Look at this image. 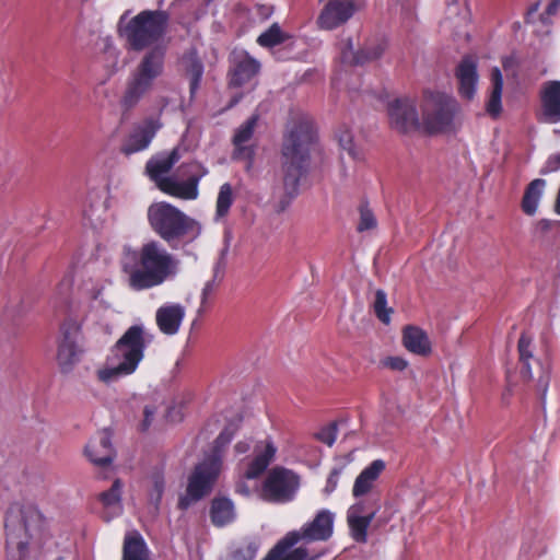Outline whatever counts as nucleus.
I'll list each match as a JSON object with an SVG mask.
<instances>
[{
    "label": "nucleus",
    "mask_w": 560,
    "mask_h": 560,
    "mask_svg": "<svg viewBox=\"0 0 560 560\" xmlns=\"http://www.w3.org/2000/svg\"><path fill=\"white\" fill-rule=\"evenodd\" d=\"M120 264L128 285L135 291L159 287L179 271V260L158 241L147 242L137 249L125 247Z\"/></svg>",
    "instance_id": "1"
},
{
    "label": "nucleus",
    "mask_w": 560,
    "mask_h": 560,
    "mask_svg": "<svg viewBox=\"0 0 560 560\" xmlns=\"http://www.w3.org/2000/svg\"><path fill=\"white\" fill-rule=\"evenodd\" d=\"M314 129L306 116H299L288 126L282 148L283 195L275 203L278 213L285 211L299 195L300 179L306 173Z\"/></svg>",
    "instance_id": "2"
},
{
    "label": "nucleus",
    "mask_w": 560,
    "mask_h": 560,
    "mask_svg": "<svg viewBox=\"0 0 560 560\" xmlns=\"http://www.w3.org/2000/svg\"><path fill=\"white\" fill-rule=\"evenodd\" d=\"M152 341L153 334L143 324L130 326L113 346L106 366L97 371V378L109 384L135 373Z\"/></svg>",
    "instance_id": "3"
},
{
    "label": "nucleus",
    "mask_w": 560,
    "mask_h": 560,
    "mask_svg": "<svg viewBox=\"0 0 560 560\" xmlns=\"http://www.w3.org/2000/svg\"><path fill=\"white\" fill-rule=\"evenodd\" d=\"M4 525L8 548H16L19 560H26L32 550H39L47 538L45 521L34 508H10Z\"/></svg>",
    "instance_id": "4"
},
{
    "label": "nucleus",
    "mask_w": 560,
    "mask_h": 560,
    "mask_svg": "<svg viewBox=\"0 0 560 560\" xmlns=\"http://www.w3.org/2000/svg\"><path fill=\"white\" fill-rule=\"evenodd\" d=\"M152 230L172 248L180 243H191L201 234V225L195 219L168 202H154L148 209Z\"/></svg>",
    "instance_id": "5"
},
{
    "label": "nucleus",
    "mask_w": 560,
    "mask_h": 560,
    "mask_svg": "<svg viewBox=\"0 0 560 560\" xmlns=\"http://www.w3.org/2000/svg\"><path fill=\"white\" fill-rule=\"evenodd\" d=\"M166 48L156 45L147 51L131 71L119 104L124 113L133 109L153 89L155 81L163 74Z\"/></svg>",
    "instance_id": "6"
},
{
    "label": "nucleus",
    "mask_w": 560,
    "mask_h": 560,
    "mask_svg": "<svg viewBox=\"0 0 560 560\" xmlns=\"http://www.w3.org/2000/svg\"><path fill=\"white\" fill-rule=\"evenodd\" d=\"M178 160L176 149L168 154L152 158L147 163V173L162 191L182 199L194 200L198 197V184L203 174H190L197 167V164H190L180 167L183 175L189 174L187 179H180L177 175L168 176V172Z\"/></svg>",
    "instance_id": "7"
},
{
    "label": "nucleus",
    "mask_w": 560,
    "mask_h": 560,
    "mask_svg": "<svg viewBox=\"0 0 560 560\" xmlns=\"http://www.w3.org/2000/svg\"><path fill=\"white\" fill-rule=\"evenodd\" d=\"M335 515L328 510L319 511L314 520L305 524L301 532L288 533L269 552L264 560H304L307 557L306 549L291 548L301 539L308 541H323L330 538L334 530Z\"/></svg>",
    "instance_id": "8"
},
{
    "label": "nucleus",
    "mask_w": 560,
    "mask_h": 560,
    "mask_svg": "<svg viewBox=\"0 0 560 560\" xmlns=\"http://www.w3.org/2000/svg\"><path fill=\"white\" fill-rule=\"evenodd\" d=\"M170 15L163 10H144L121 28V35L133 50H142L163 38Z\"/></svg>",
    "instance_id": "9"
},
{
    "label": "nucleus",
    "mask_w": 560,
    "mask_h": 560,
    "mask_svg": "<svg viewBox=\"0 0 560 560\" xmlns=\"http://www.w3.org/2000/svg\"><path fill=\"white\" fill-rule=\"evenodd\" d=\"M457 110L458 103L453 96L442 92L424 93L421 112L423 125L429 132L452 130Z\"/></svg>",
    "instance_id": "10"
},
{
    "label": "nucleus",
    "mask_w": 560,
    "mask_h": 560,
    "mask_svg": "<svg viewBox=\"0 0 560 560\" xmlns=\"http://www.w3.org/2000/svg\"><path fill=\"white\" fill-rule=\"evenodd\" d=\"M299 486L296 474L284 467H275L264 481L261 497L268 502L287 503L293 500Z\"/></svg>",
    "instance_id": "11"
},
{
    "label": "nucleus",
    "mask_w": 560,
    "mask_h": 560,
    "mask_svg": "<svg viewBox=\"0 0 560 560\" xmlns=\"http://www.w3.org/2000/svg\"><path fill=\"white\" fill-rule=\"evenodd\" d=\"M250 450L252 441L248 439L241 440L234 445V453L236 455L246 454ZM277 451L278 448L270 436L256 441L253 445L252 458L247 463L244 477L247 479H255L264 474L273 462Z\"/></svg>",
    "instance_id": "12"
},
{
    "label": "nucleus",
    "mask_w": 560,
    "mask_h": 560,
    "mask_svg": "<svg viewBox=\"0 0 560 560\" xmlns=\"http://www.w3.org/2000/svg\"><path fill=\"white\" fill-rule=\"evenodd\" d=\"M80 327L77 322L69 319L61 324L57 361L63 373L71 372L80 361L83 351L80 345Z\"/></svg>",
    "instance_id": "13"
},
{
    "label": "nucleus",
    "mask_w": 560,
    "mask_h": 560,
    "mask_svg": "<svg viewBox=\"0 0 560 560\" xmlns=\"http://www.w3.org/2000/svg\"><path fill=\"white\" fill-rule=\"evenodd\" d=\"M220 471V467L206 459L198 464L189 477L187 495L179 501L180 508L186 509L190 504V501H198L208 494Z\"/></svg>",
    "instance_id": "14"
},
{
    "label": "nucleus",
    "mask_w": 560,
    "mask_h": 560,
    "mask_svg": "<svg viewBox=\"0 0 560 560\" xmlns=\"http://www.w3.org/2000/svg\"><path fill=\"white\" fill-rule=\"evenodd\" d=\"M518 354L521 362V374L524 378L533 380L534 373L532 365L534 364L538 370L537 389L541 393L542 398L546 396L549 386L548 368L538 359L534 357L532 340L528 336L523 334L518 339Z\"/></svg>",
    "instance_id": "15"
},
{
    "label": "nucleus",
    "mask_w": 560,
    "mask_h": 560,
    "mask_svg": "<svg viewBox=\"0 0 560 560\" xmlns=\"http://www.w3.org/2000/svg\"><path fill=\"white\" fill-rule=\"evenodd\" d=\"M355 12L353 0H328L316 19V25L319 30L332 31L345 25Z\"/></svg>",
    "instance_id": "16"
},
{
    "label": "nucleus",
    "mask_w": 560,
    "mask_h": 560,
    "mask_svg": "<svg viewBox=\"0 0 560 560\" xmlns=\"http://www.w3.org/2000/svg\"><path fill=\"white\" fill-rule=\"evenodd\" d=\"M390 127L407 133L418 128L419 116L415 102L409 97L396 98L387 106Z\"/></svg>",
    "instance_id": "17"
},
{
    "label": "nucleus",
    "mask_w": 560,
    "mask_h": 560,
    "mask_svg": "<svg viewBox=\"0 0 560 560\" xmlns=\"http://www.w3.org/2000/svg\"><path fill=\"white\" fill-rule=\"evenodd\" d=\"M375 509H370L365 501L352 504L347 512V522L351 537L360 544L368 540V528L376 515Z\"/></svg>",
    "instance_id": "18"
},
{
    "label": "nucleus",
    "mask_w": 560,
    "mask_h": 560,
    "mask_svg": "<svg viewBox=\"0 0 560 560\" xmlns=\"http://www.w3.org/2000/svg\"><path fill=\"white\" fill-rule=\"evenodd\" d=\"M161 128L158 119L149 118L133 127L121 145V152L126 155L143 151L149 148L156 131Z\"/></svg>",
    "instance_id": "19"
},
{
    "label": "nucleus",
    "mask_w": 560,
    "mask_h": 560,
    "mask_svg": "<svg viewBox=\"0 0 560 560\" xmlns=\"http://www.w3.org/2000/svg\"><path fill=\"white\" fill-rule=\"evenodd\" d=\"M386 49L385 40L368 44L363 49L355 50L351 39H347L340 46V59L342 63L364 65L368 61L378 59Z\"/></svg>",
    "instance_id": "20"
},
{
    "label": "nucleus",
    "mask_w": 560,
    "mask_h": 560,
    "mask_svg": "<svg viewBox=\"0 0 560 560\" xmlns=\"http://www.w3.org/2000/svg\"><path fill=\"white\" fill-rule=\"evenodd\" d=\"M541 117L545 122H560V81L550 80L542 83L539 91Z\"/></svg>",
    "instance_id": "21"
},
{
    "label": "nucleus",
    "mask_w": 560,
    "mask_h": 560,
    "mask_svg": "<svg viewBox=\"0 0 560 560\" xmlns=\"http://www.w3.org/2000/svg\"><path fill=\"white\" fill-rule=\"evenodd\" d=\"M85 455L96 466H110L115 457L110 432L103 430L93 436L85 446Z\"/></svg>",
    "instance_id": "22"
},
{
    "label": "nucleus",
    "mask_w": 560,
    "mask_h": 560,
    "mask_svg": "<svg viewBox=\"0 0 560 560\" xmlns=\"http://www.w3.org/2000/svg\"><path fill=\"white\" fill-rule=\"evenodd\" d=\"M232 65L230 84L233 86H242L249 82L260 69L259 61L244 50L233 51Z\"/></svg>",
    "instance_id": "23"
},
{
    "label": "nucleus",
    "mask_w": 560,
    "mask_h": 560,
    "mask_svg": "<svg viewBox=\"0 0 560 560\" xmlns=\"http://www.w3.org/2000/svg\"><path fill=\"white\" fill-rule=\"evenodd\" d=\"M185 307L178 303H166L155 313V322L164 335L174 336L178 332L185 317Z\"/></svg>",
    "instance_id": "24"
},
{
    "label": "nucleus",
    "mask_w": 560,
    "mask_h": 560,
    "mask_svg": "<svg viewBox=\"0 0 560 560\" xmlns=\"http://www.w3.org/2000/svg\"><path fill=\"white\" fill-rule=\"evenodd\" d=\"M257 121L258 116L253 115L236 129L235 135L233 137L234 160H245L248 161L249 163L252 162L255 150L252 145H247L246 143L252 139Z\"/></svg>",
    "instance_id": "25"
},
{
    "label": "nucleus",
    "mask_w": 560,
    "mask_h": 560,
    "mask_svg": "<svg viewBox=\"0 0 560 560\" xmlns=\"http://www.w3.org/2000/svg\"><path fill=\"white\" fill-rule=\"evenodd\" d=\"M459 93L463 97L471 100L477 91L478 72L476 61L467 56L464 57L456 69Z\"/></svg>",
    "instance_id": "26"
},
{
    "label": "nucleus",
    "mask_w": 560,
    "mask_h": 560,
    "mask_svg": "<svg viewBox=\"0 0 560 560\" xmlns=\"http://www.w3.org/2000/svg\"><path fill=\"white\" fill-rule=\"evenodd\" d=\"M240 428L241 419L230 421L214 440L212 450L205 459L221 468L224 454Z\"/></svg>",
    "instance_id": "27"
},
{
    "label": "nucleus",
    "mask_w": 560,
    "mask_h": 560,
    "mask_svg": "<svg viewBox=\"0 0 560 560\" xmlns=\"http://www.w3.org/2000/svg\"><path fill=\"white\" fill-rule=\"evenodd\" d=\"M107 197L105 190L91 191L83 209L84 218L96 229L106 220Z\"/></svg>",
    "instance_id": "28"
},
{
    "label": "nucleus",
    "mask_w": 560,
    "mask_h": 560,
    "mask_svg": "<svg viewBox=\"0 0 560 560\" xmlns=\"http://www.w3.org/2000/svg\"><path fill=\"white\" fill-rule=\"evenodd\" d=\"M384 469L385 462L382 459H375L366 466L355 478L352 489L353 497L359 498L370 492Z\"/></svg>",
    "instance_id": "29"
},
{
    "label": "nucleus",
    "mask_w": 560,
    "mask_h": 560,
    "mask_svg": "<svg viewBox=\"0 0 560 560\" xmlns=\"http://www.w3.org/2000/svg\"><path fill=\"white\" fill-rule=\"evenodd\" d=\"M122 487L124 483L121 482V480L116 479L108 490L103 491L98 495V499L104 509V517L106 521H110L112 518L122 513Z\"/></svg>",
    "instance_id": "30"
},
{
    "label": "nucleus",
    "mask_w": 560,
    "mask_h": 560,
    "mask_svg": "<svg viewBox=\"0 0 560 560\" xmlns=\"http://www.w3.org/2000/svg\"><path fill=\"white\" fill-rule=\"evenodd\" d=\"M402 342L406 349L419 355L431 352V342L424 330L416 326H407L402 332Z\"/></svg>",
    "instance_id": "31"
},
{
    "label": "nucleus",
    "mask_w": 560,
    "mask_h": 560,
    "mask_svg": "<svg viewBox=\"0 0 560 560\" xmlns=\"http://www.w3.org/2000/svg\"><path fill=\"white\" fill-rule=\"evenodd\" d=\"M122 560H151L150 550L138 532L126 534L122 547Z\"/></svg>",
    "instance_id": "32"
},
{
    "label": "nucleus",
    "mask_w": 560,
    "mask_h": 560,
    "mask_svg": "<svg viewBox=\"0 0 560 560\" xmlns=\"http://www.w3.org/2000/svg\"><path fill=\"white\" fill-rule=\"evenodd\" d=\"M545 187L546 180L542 178H536L526 186L521 205L525 214L534 215L537 212Z\"/></svg>",
    "instance_id": "33"
},
{
    "label": "nucleus",
    "mask_w": 560,
    "mask_h": 560,
    "mask_svg": "<svg viewBox=\"0 0 560 560\" xmlns=\"http://www.w3.org/2000/svg\"><path fill=\"white\" fill-rule=\"evenodd\" d=\"M503 77L499 68L491 70V90L486 103V110L492 117H498L502 110Z\"/></svg>",
    "instance_id": "34"
},
{
    "label": "nucleus",
    "mask_w": 560,
    "mask_h": 560,
    "mask_svg": "<svg viewBox=\"0 0 560 560\" xmlns=\"http://www.w3.org/2000/svg\"><path fill=\"white\" fill-rule=\"evenodd\" d=\"M211 521L215 526H224L235 518L234 504L230 499L218 498L212 501L210 511Z\"/></svg>",
    "instance_id": "35"
},
{
    "label": "nucleus",
    "mask_w": 560,
    "mask_h": 560,
    "mask_svg": "<svg viewBox=\"0 0 560 560\" xmlns=\"http://www.w3.org/2000/svg\"><path fill=\"white\" fill-rule=\"evenodd\" d=\"M337 139L340 149L346 151L351 159L355 161L362 159V150L354 142L351 128L342 125L337 132Z\"/></svg>",
    "instance_id": "36"
},
{
    "label": "nucleus",
    "mask_w": 560,
    "mask_h": 560,
    "mask_svg": "<svg viewBox=\"0 0 560 560\" xmlns=\"http://www.w3.org/2000/svg\"><path fill=\"white\" fill-rule=\"evenodd\" d=\"M234 201V195L232 186L229 183H224L220 189L217 197L215 203V220H220L224 218Z\"/></svg>",
    "instance_id": "37"
},
{
    "label": "nucleus",
    "mask_w": 560,
    "mask_h": 560,
    "mask_svg": "<svg viewBox=\"0 0 560 560\" xmlns=\"http://www.w3.org/2000/svg\"><path fill=\"white\" fill-rule=\"evenodd\" d=\"M287 39L288 35L281 31V27L278 23H273L268 30L258 36L257 43L261 47L271 48L282 44Z\"/></svg>",
    "instance_id": "38"
},
{
    "label": "nucleus",
    "mask_w": 560,
    "mask_h": 560,
    "mask_svg": "<svg viewBox=\"0 0 560 560\" xmlns=\"http://www.w3.org/2000/svg\"><path fill=\"white\" fill-rule=\"evenodd\" d=\"M374 312L382 323L388 324L390 322L392 308L387 307V295L383 290L375 292Z\"/></svg>",
    "instance_id": "39"
},
{
    "label": "nucleus",
    "mask_w": 560,
    "mask_h": 560,
    "mask_svg": "<svg viewBox=\"0 0 560 560\" xmlns=\"http://www.w3.org/2000/svg\"><path fill=\"white\" fill-rule=\"evenodd\" d=\"M188 73L190 75V94L194 95L199 89L200 81L203 74V66L197 59H191L188 68Z\"/></svg>",
    "instance_id": "40"
},
{
    "label": "nucleus",
    "mask_w": 560,
    "mask_h": 560,
    "mask_svg": "<svg viewBox=\"0 0 560 560\" xmlns=\"http://www.w3.org/2000/svg\"><path fill=\"white\" fill-rule=\"evenodd\" d=\"M164 492V479L161 475L153 476V487L149 493L150 504L158 511Z\"/></svg>",
    "instance_id": "41"
},
{
    "label": "nucleus",
    "mask_w": 560,
    "mask_h": 560,
    "mask_svg": "<svg viewBox=\"0 0 560 560\" xmlns=\"http://www.w3.org/2000/svg\"><path fill=\"white\" fill-rule=\"evenodd\" d=\"M337 423L331 422L326 427H323L316 434L315 438L322 443L332 446L337 439Z\"/></svg>",
    "instance_id": "42"
},
{
    "label": "nucleus",
    "mask_w": 560,
    "mask_h": 560,
    "mask_svg": "<svg viewBox=\"0 0 560 560\" xmlns=\"http://www.w3.org/2000/svg\"><path fill=\"white\" fill-rule=\"evenodd\" d=\"M376 225V220L368 208H361L360 210V222L358 225V230L360 232L370 230Z\"/></svg>",
    "instance_id": "43"
},
{
    "label": "nucleus",
    "mask_w": 560,
    "mask_h": 560,
    "mask_svg": "<svg viewBox=\"0 0 560 560\" xmlns=\"http://www.w3.org/2000/svg\"><path fill=\"white\" fill-rule=\"evenodd\" d=\"M109 283L108 280H102V281H90L84 284V291L93 299L98 300L102 295L103 290L105 287Z\"/></svg>",
    "instance_id": "44"
},
{
    "label": "nucleus",
    "mask_w": 560,
    "mask_h": 560,
    "mask_svg": "<svg viewBox=\"0 0 560 560\" xmlns=\"http://www.w3.org/2000/svg\"><path fill=\"white\" fill-rule=\"evenodd\" d=\"M228 246H225L221 253H220V257L218 258L217 262L214 264L213 266V277L212 279L221 282L222 279H223V276H224V270H225V267H226V259H225V256L228 254Z\"/></svg>",
    "instance_id": "45"
},
{
    "label": "nucleus",
    "mask_w": 560,
    "mask_h": 560,
    "mask_svg": "<svg viewBox=\"0 0 560 560\" xmlns=\"http://www.w3.org/2000/svg\"><path fill=\"white\" fill-rule=\"evenodd\" d=\"M220 282L214 280V279H211V280H208L203 288H202V291H201V301H200V307L198 310V313H201L203 311V308L206 307L207 305V302H208V299L210 298V295L214 292L215 288L218 287Z\"/></svg>",
    "instance_id": "46"
},
{
    "label": "nucleus",
    "mask_w": 560,
    "mask_h": 560,
    "mask_svg": "<svg viewBox=\"0 0 560 560\" xmlns=\"http://www.w3.org/2000/svg\"><path fill=\"white\" fill-rule=\"evenodd\" d=\"M560 170V152L550 155L540 170V174L547 175Z\"/></svg>",
    "instance_id": "47"
},
{
    "label": "nucleus",
    "mask_w": 560,
    "mask_h": 560,
    "mask_svg": "<svg viewBox=\"0 0 560 560\" xmlns=\"http://www.w3.org/2000/svg\"><path fill=\"white\" fill-rule=\"evenodd\" d=\"M340 475H341L340 468H334L330 471V474L327 478V481H326V486L324 488V492L326 494H330L336 490Z\"/></svg>",
    "instance_id": "48"
},
{
    "label": "nucleus",
    "mask_w": 560,
    "mask_h": 560,
    "mask_svg": "<svg viewBox=\"0 0 560 560\" xmlns=\"http://www.w3.org/2000/svg\"><path fill=\"white\" fill-rule=\"evenodd\" d=\"M560 9V0H551L547 5L545 12L541 14V22L544 24H550L551 18L558 13Z\"/></svg>",
    "instance_id": "49"
},
{
    "label": "nucleus",
    "mask_w": 560,
    "mask_h": 560,
    "mask_svg": "<svg viewBox=\"0 0 560 560\" xmlns=\"http://www.w3.org/2000/svg\"><path fill=\"white\" fill-rule=\"evenodd\" d=\"M73 279L70 275L63 277L57 288V295L60 300H66L70 293Z\"/></svg>",
    "instance_id": "50"
},
{
    "label": "nucleus",
    "mask_w": 560,
    "mask_h": 560,
    "mask_svg": "<svg viewBox=\"0 0 560 560\" xmlns=\"http://www.w3.org/2000/svg\"><path fill=\"white\" fill-rule=\"evenodd\" d=\"M383 364L386 368H389V369H392L394 371H402L408 365L407 361L405 359L400 358V357H389V358H386L383 361Z\"/></svg>",
    "instance_id": "51"
},
{
    "label": "nucleus",
    "mask_w": 560,
    "mask_h": 560,
    "mask_svg": "<svg viewBox=\"0 0 560 560\" xmlns=\"http://www.w3.org/2000/svg\"><path fill=\"white\" fill-rule=\"evenodd\" d=\"M259 549V544L256 541H249L245 546L237 549V551L242 552L244 557L249 560H254L256 558L257 551Z\"/></svg>",
    "instance_id": "52"
},
{
    "label": "nucleus",
    "mask_w": 560,
    "mask_h": 560,
    "mask_svg": "<svg viewBox=\"0 0 560 560\" xmlns=\"http://www.w3.org/2000/svg\"><path fill=\"white\" fill-rule=\"evenodd\" d=\"M144 419H143V422H142V430H147L152 420H153V417L155 415V408L154 407H150V406H145L144 407Z\"/></svg>",
    "instance_id": "53"
},
{
    "label": "nucleus",
    "mask_w": 560,
    "mask_h": 560,
    "mask_svg": "<svg viewBox=\"0 0 560 560\" xmlns=\"http://www.w3.org/2000/svg\"><path fill=\"white\" fill-rule=\"evenodd\" d=\"M457 11H458V8H457V3L453 2V3H448L447 5V20L451 19L452 15L454 14H457Z\"/></svg>",
    "instance_id": "54"
},
{
    "label": "nucleus",
    "mask_w": 560,
    "mask_h": 560,
    "mask_svg": "<svg viewBox=\"0 0 560 560\" xmlns=\"http://www.w3.org/2000/svg\"><path fill=\"white\" fill-rule=\"evenodd\" d=\"M467 21H468V12H467V9H466V8H464V9H463V12H462V14H460V18H459V20L457 21V23H456V24H457L458 26H460V25H465V24L467 23Z\"/></svg>",
    "instance_id": "55"
},
{
    "label": "nucleus",
    "mask_w": 560,
    "mask_h": 560,
    "mask_svg": "<svg viewBox=\"0 0 560 560\" xmlns=\"http://www.w3.org/2000/svg\"><path fill=\"white\" fill-rule=\"evenodd\" d=\"M230 560H249V559H247L246 557H244V556L242 555V552H240V551L235 550V551L232 553V556H231Z\"/></svg>",
    "instance_id": "56"
},
{
    "label": "nucleus",
    "mask_w": 560,
    "mask_h": 560,
    "mask_svg": "<svg viewBox=\"0 0 560 560\" xmlns=\"http://www.w3.org/2000/svg\"><path fill=\"white\" fill-rule=\"evenodd\" d=\"M236 491L244 494V495H248L249 494V489L246 488L245 486H243L242 483L237 485L236 486Z\"/></svg>",
    "instance_id": "57"
},
{
    "label": "nucleus",
    "mask_w": 560,
    "mask_h": 560,
    "mask_svg": "<svg viewBox=\"0 0 560 560\" xmlns=\"http://www.w3.org/2000/svg\"><path fill=\"white\" fill-rule=\"evenodd\" d=\"M238 101H240V97H234V98L232 100V102H231V104H230V106H229V107L234 106L235 104H237V103H238Z\"/></svg>",
    "instance_id": "58"
}]
</instances>
